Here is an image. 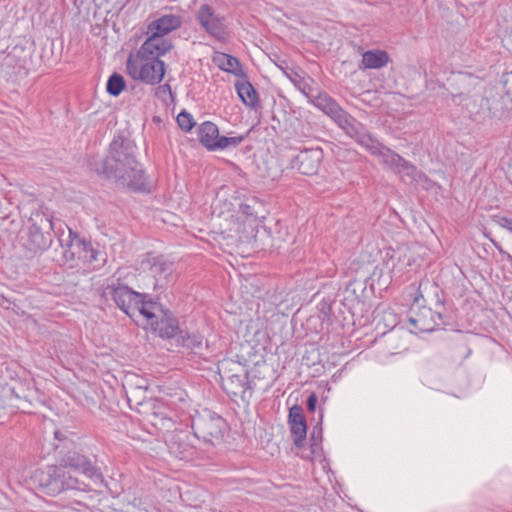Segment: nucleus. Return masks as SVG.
<instances>
[{
  "label": "nucleus",
  "instance_id": "f257e3e1",
  "mask_svg": "<svg viewBox=\"0 0 512 512\" xmlns=\"http://www.w3.org/2000/svg\"><path fill=\"white\" fill-rule=\"evenodd\" d=\"M135 145L122 138L114 139L109 154L95 168L106 179L127 183L128 188L137 192H150L144 171L135 158Z\"/></svg>",
  "mask_w": 512,
  "mask_h": 512
},
{
  "label": "nucleus",
  "instance_id": "f03ea898",
  "mask_svg": "<svg viewBox=\"0 0 512 512\" xmlns=\"http://www.w3.org/2000/svg\"><path fill=\"white\" fill-rule=\"evenodd\" d=\"M357 143L365 147L372 154L379 157L382 164L401 175L404 182L408 177L416 173V167L402 158L399 154L383 146L378 140L374 139L365 129L362 123L356 120L352 115L340 128Z\"/></svg>",
  "mask_w": 512,
  "mask_h": 512
},
{
  "label": "nucleus",
  "instance_id": "7ed1b4c3",
  "mask_svg": "<svg viewBox=\"0 0 512 512\" xmlns=\"http://www.w3.org/2000/svg\"><path fill=\"white\" fill-rule=\"evenodd\" d=\"M167 52L143 42L139 49L129 53L126 60L127 74L133 80L148 85L161 83L166 72V65L160 57Z\"/></svg>",
  "mask_w": 512,
  "mask_h": 512
},
{
  "label": "nucleus",
  "instance_id": "20e7f679",
  "mask_svg": "<svg viewBox=\"0 0 512 512\" xmlns=\"http://www.w3.org/2000/svg\"><path fill=\"white\" fill-rule=\"evenodd\" d=\"M280 68L284 71L286 77L294 84V86L308 99V101L324 114L329 116L339 128H341L351 116L326 92L317 89L314 90L308 80L300 73L294 69Z\"/></svg>",
  "mask_w": 512,
  "mask_h": 512
},
{
  "label": "nucleus",
  "instance_id": "39448f33",
  "mask_svg": "<svg viewBox=\"0 0 512 512\" xmlns=\"http://www.w3.org/2000/svg\"><path fill=\"white\" fill-rule=\"evenodd\" d=\"M55 438L59 440V443L55 445V450L60 467H63L65 470L66 468H71L74 471L80 472L95 484L104 483V477L100 469L90 458L81 453L74 441L68 439L59 431L55 432Z\"/></svg>",
  "mask_w": 512,
  "mask_h": 512
},
{
  "label": "nucleus",
  "instance_id": "423d86ee",
  "mask_svg": "<svg viewBox=\"0 0 512 512\" xmlns=\"http://www.w3.org/2000/svg\"><path fill=\"white\" fill-rule=\"evenodd\" d=\"M34 482L39 489L50 496H57L66 490L88 492L90 486L59 465H48L37 469L33 475Z\"/></svg>",
  "mask_w": 512,
  "mask_h": 512
},
{
  "label": "nucleus",
  "instance_id": "0eeeda50",
  "mask_svg": "<svg viewBox=\"0 0 512 512\" xmlns=\"http://www.w3.org/2000/svg\"><path fill=\"white\" fill-rule=\"evenodd\" d=\"M106 293L111 295L117 307L129 317L139 313L145 318H150L153 316L151 309H158L157 306L152 304L153 300L148 294L133 291L128 286L120 283L108 285Z\"/></svg>",
  "mask_w": 512,
  "mask_h": 512
},
{
  "label": "nucleus",
  "instance_id": "6e6552de",
  "mask_svg": "<svg viewBox=\"0 0 512 512\" xmlns=\"http://www.w3.org/2000/svg\"><path fill=\"white\" fill-rule=\"evenodd\" d=\"M215 211L219 209V215L236 212L246 219L265 220L270 212V205L266 199L255 194H243L233 196L232 201L218 199V204H213Z\"/></svg>",
  "mask_w": 512,
  "mask_h": 512
},
{
  "label": "nucleus",
  "instance_id": "1a4fd4ad",
  "mask_svg": "<svg viewBox=\"0 0 512 512\" xmlns=\"http://www.w3.org/2000/svg\"><path fill=\"white\" fill-rule=\"evenodd\" d=\"M191 428L196 438L217 445L223 440L227 423L215 412L205 409L192 417Z\"/></svg>",
  "mask_w": 512,
  "mask_h": 512
},
{
  "label": "nucleus",
  "instance_id": "9d476101",
  "mask_svg": "<svg viewBox=\"0 0 512 512\" xmlns=\"http://www.w3.org/2000/svg\"><path fill=\"white\" fill-rule=\"evenodd\" d=\"M181 24L182 19L179 15H163L148 24L146 31L148 38L144 42L156 46L157 49L169 52L173 48V44L164 37L178 29Z\"/></svg>",
  "mask_w": 512,
  "mask_h": 512
},
{
  "label": "nucleus",
  "instance_id": "9b49d317",
  "mask_svg": "<svg viewBox=\"0 0 512 512\" xmlns=\"http://www.w3.org/2000/svg\"><path fill=\"white\" fill-rule=\"evenodd\" d=\"M152 304L157 306L158 309H153V316L146 318L147 324L159 337L163 339H174L176 342L182 332L177 318L160 303L152 301Z\"/></svg>",
  "mask_w": 512,
  "mask_h": 512
},
{
  "label": "nucleus",
  "instance_id": "f8f14e48",
  "mask_svg": "<svg viewBox=\"0 0 512 512\" xmlns=\"http://www.w3.org/2000/svg\"><path fill=\"white\" fill-rule=\"evenodd\" d=\"M198 139L209 151H217L237 147L243 142L244 136H220L217 125L211 121H205L198 127Z\"/></svg>",
  "mask_w": 512,
  "mask_h": 512
},
{
  "label": "nucleus",
  "instance_id": "ddd939ff",
  "mask_svg": "<svg viewBox=\"0 0 512 512\" xmlns=\"http://www.w3.org/2000/svg\"><path fill=\"white\" fill-rule=\"evenodd\" d=\"M196 20L202 29L205 30L210 36L221 39L225 33L224 17L216 13L209 4H201L197 14Z\"/></svg>",
  "mask_w": 512,
  "mask_h": 512
},
{
  "label": "nucleus",
  "instance_id": "4468645a",
  "mask_svg": "<svg viewBox=\"0 0 512 512\" xmlns=\"http://www.w3.org/2000/svg\"><path fill=\"white\" fill-rule=\"evenodd\" d=\"M51 230H53V223L51 219L42 215L39 222H33L28 231V240L31 249L46 250L52 243Z\"/></svg>",
  "mask_w": 512,
  "mask_h": 512
},
{
  "label": "nucleus",
  "instance_id": "2eb2a0df",
  "mask_svg": "<svg viewBox=\"0 0 512 512\" xmlns=\"http://www.w3.org/2000/svg\"><path fill=\"white\" fill-rule=\"evenodd\" d=\"M323 156V150L319 147L304 149L294 156L291 165L301 174L312 176L317 174Z\"/></svg>",
  "mask_w": 512,
  "mask_h": 512
},
{
  "label": "nucleus",
  "instance_id": "dca6fc26",
  "mask_svg": "<svg viewBox=\"0 0 512 512\" xmlns=\"http://www.w3.org/2000/svg\"><path fill=\"white\" fill-rule=\"evenodd\" d=\"M69 238L70 243L68 249L64 252L66 260L78 258L84 262L90 263L97 260L98 251L92 247L89 241L79 237L72 229H69Z\"/></svg>",
  "mask_w": 512,
  "mask_h": 512
},
{
  "label": "nucleus",
  "instance_id": "f3484780",
  "mask_svg": "<svg viewBox=\"0 0 512 512\" xmlns=\"http://www.w3.org/2000/svg\"><path fill=\"white\" fill-rule=\"evenodd\" d=\"M442 313L440 311H433L428 307H421L417 312L409 316V324L411 325V332H432L440 324Z\"/></svg>",
  "mask_w": 512,
  "mask_h": 512
},
{
  "label": "nucleus",
  "instance_id": "a211bd4d",
  "mask_svg": "<svg viewBox=\"0 0 512 512\" xmlns=\"http://www.w3.org/2000/svg\"><path fill=\"white\" fill-rule=\"evenodd\" d=\"M174 272V264L163 256L153 257L150 260V274L153 276L154 289H165L171 281Z\"/></svg>",
  "mask_w": 512,
  "mask_h": 512
},
{
  "label": "nucleus",
  "instance_id": "6ab92c4d",
  "mask_svg": "<svg viewBox=\"0 0 512 512\" xmlns=\"http://www.w3.org/2000/svg\"><path fill=\"white\" fill-rule=\"evenodd\" d=\"M234 217L235 219L232 220V227L230 228V231L236 233L241 242L249 243L252 240H255L259 224L263 220L246 219L240 215L231 214V218Z\"/></svg>",
  "mask_w": 512,
  "mask_h": 512
},
{
  "label": "nucleus",
  "instance_id": "aec40b11",
  "mask_svg": "<svg viewBox=\"0 0 512 512\" xmlns=\"http://www.w3.org/2000/svg\"><path fill=\"white\" fill-rule=\"evenodd\" d=\"M223 388L224 390L233 396H238L251 389L250 382L248 381V374H231L227 377H223Z\"/></svg>",
  "mask_w": 512,
  "mask_h": 512
},
{
  "label": "nucleus",
  "instance_id": "412c9836",
  "mask_svg": "<svg viewBox=\"0 0 512 512\" xmlns=\"http://www.w3.org/2000/svg\"><path fill=\"white\" fill-rule=\"evenodd\" d=\"M389 62V55L383 50H369L363 53L362 61L359 65L360 70L380 69Z\"/></svg>",
  "mask_w": 512,
  "mask_h": 512
},
{
  "label": "nucleus",
  "instance_id": "4be33fe9",
  "mask_svg": "<svg viewBox=\"0 0 512 512\" xmlns=\"http://www.w3.org/2000/svg\"><path fill=\"white\" fill-rule=\"evenodd\" d=\"M213 62L222 71L231 73L236 76L243 75L239 60L232 55L217 52L213 56Z\"/></svg>",
  "mask_w": 512,
  "mask_h": 512
},
{
  "label": "nucleus",
  "instance_id": "5701e85b",
  "mask_svg": "<svg viewBox=\"0 0 512 512\" xmlns=\"http://www.w3.org/2000/svg\"><path fill=\"white\" fill-rule=\"evenodd\" d=\"M235 88L239 98L246 106L249 108H256L258 106V93L249 81H237Z\"/></svg>",
  "mask_w": 512,
  "mask_h": 512
},
{
  "label": "nucleus",
  "instance_id": "b1692460",
  "mask_svg": "<svg viewBox=\"0 0 512 512\" xmlns=\"http://www.w3.org/2000/svg\"><path fill=\"white\" fill-rule=\"evenodd\" d=\"M204 337L198 333L189 334L186 331L181 332L179 338H177L176 343L180 346L197 350L203 346Z\"/></svg>",
  "mask_w": 512,
  "mask_h": 512
},
{
  "label": "nucleus",
  "instance_id": "393cba45",
  "mask_svg": "<svg viewBox=\"0 0 512 512\" xmlns=\"http://www.w3.org/2000/svg\"><path fill=\"white\" fill-rule=\"evenodd\" d=\"M405 183L414 186L417 190L433 191L436 189V184L417 169L416 173L413 176L408 177V181Z\"/></svg>",
  "mask_w": 512,
  "mask_h": 512
},
{
  "label": "nucleus",
  "instance_id": "a878e982",
  "mask_svg": "<svg viewBox=\"0 0 512 512\" xmlns=\"http://www.w3.org/2000/svg\"><path fill=\"white\" fill-rule=\"evenodd\" d=\"M290 432L294 445L298 448H302L306 442L307 437L306 421L290 424Z\"/></svg>",
  "mask_w": 512,
  "mask_h": 512
},
{
  "label": "nucleus",
  "instance_id": "bb28decb",
  "mask_svg": "<svg viewBox=\"0 0 512 512\" xmlns=\"http://www.w3.org/2000/svg\"><path fill=\"white\" fill-rule=\"evenodd\" d=\"M125 86L124 77L118 73H114L107 81L106 90L111 96L117 97L125 89Z\"/></svg>",
  "mask_w": 512,
  "mask_h": 512
},
{
  "label": "nucleus",
  "instance_id": "cd10ccee",
  "mask_svg": "<svg viewBox=\"0 0 512 512\" xmlns=\"http://www.w3.org/2000/svg\"><path fill=\"white\" fill-rule=\"evenodd\" d=\"M323 439L322 427L317 424L312 428L310 433V449L312 455H318L321 451V443Z\"/></svg>",
  "mask_w": 512,
  "mask_h": 512
},
{
  "label": "nucleus",
  "instance_id": "c85d7f7f",
  "mask_svg": "<svg viewBox=\"0 0 512 512\" xmlns=\"http://www.w3.org/2000/svg\"><path fill=\"white\" fill-rule=\"evenodd\" d=\"M176 120L177 124L184 132H190L196 124L193 116L185 110L178 114Z\"/></svg>",
  "mask_w": 512,
  "mask_h": 512
},
{
  "label": "nucleus",
  "instance_id": "c756f323",
  "mask_svg": "<svg viewBox=\"0 0 512 512\" xmlns=\"http://www.w3.org/2000/svg\"><path fill=\"white\" fill-rule=\"evenodd\" d=\"M289 425L293 423H301L305 422V417L303 415V409L299 405H294L289 410L288 416Z\"/></svg>",
  "mask_w": 512,
  "mask_h": 512
},
{
  "label": "nucleus",
  "instance_id": "7c9ffc66",
  "mask_svg": "<svg viewBox=\"0 0 512 512\" xmlns=\"http://www.w3.org/2000/svg\"><path fill=\"white\" fill-rule=\"evenodd\" d=\"M11 201L6 197V194H0V220L8 218L11 213Z\"/></svg>",
  "mask_w": 512,
  "mask_h": 512
},
{
  "label": "nucleus",
  "instance_id": "2f4dec72",
  "mask_svg": "<svg viewBox=\"0 0 512 512\" xmlns=\"http://www.w3.org/2000/svg\"><path fill=\"white\" fill-rule=\"evenodd\" d=\"M492 220L495 224H497L501 228L506 229L512 234V218L501 215H494L492 217Z\"/></svg>",
  "mask_w": 512,
  "mask_h": 512
},
{
  "label": "nucleus",
  "instance_id": "473e14b6",
  "mask_svg": "<svg viewBox=\"0 0 512 512\" xmlns=\"http://www.w3.org/2000/svg\"><path fill=\"white\" fill-rule=\"evenodd\" d=\"M401 258L398 257V262H394V255L390 257V260L387 262V266H389V263L392 262V265L390 267L391 271V278H400L403 272V267L400 265Z\"/></svg>",
  "mask_w": 512,
  "mask_h": 512
},
{
  "label": "nucleus",
  "instance_id": "72a5a7b5",
  "mask_svg": "<svg viewBox=\"0 0 512 512\" xmlns=\"http://www.w3.org/2000/svg\"><path fill=\"white\" fill-rule=\"evenodd\" d=\"M317 402H318L317 395L315 393H311L308 396L307 401H306V406H307L308 411L314 412L316 410Z\"/></svg>",
  "mask_w": 512,
  "mask_h": 512
},
{
  "label": "nucleus",
  "instance_id": "f704fd0d",
  "mask_svg": "<svg viewBox=\"0 0 512 512\" xmlns=\"http://www.w3.org/2000/svg\"><path fill=\"white\" fill-rule=\"evenodd\" d=\"M156 95L158 97H162L164 98L166 95H171V87L169 84H163V85H160L158 88H157V92H156Z\"/></svg>",
  "mask_w": 512,
  "mask_h": 512
},
{
  "label": "nucleus",
  "instance_id": "c9c22d12",
  "mask_svg": "<svg viewBox=\"0 0 512 512\" xmlns=\"http://www.w3.org/2000/svg\"><path fill=\"white\" fill-rule=\"evenodd\" d=\"M319 310L321 311V313L325 316H329L330 313H331V304L330 302L326 301V300H322L320 303H319Z\"/></svg>",
  "mask_w": 512,
  "mask_h": 512
},
{
  "label": "nucleus",
  "instance_id": "e433bc0d",
  "mask_svg": "<svg viewBox=\"0 0 512 512\" xmlns=\"http://www.w3.org/2000/svg\"><path fill=\"white\" fill-rule=\"evenodd\" d=\"M435 289H436V293H435V295H436V298H437V299H436V303H437V304H439V305H443V303H444V302H443V300H442V299L439 297V295H438V287H437V286H435Z\"/></svg>",
  "mask_w": 512,
  "mask_h": 512
},
{
  "label": "nucleus",
  "instance_id": "4c0bfd02",
  "mask_svg": "<svg viewBox=\"0 0 512 512\" xmlns=\"http://www.w3.org/2000/svg\"><path fill=\"white\" fill-rule=\"evenodd\" d=\"M141 382H143V383H139V384L137 385V388H139V389H142V388H143V389H145V390H146V389H147V385H146L145 380H143V379H142V380H141Z\"/></svg>",
  "mask_w": 512,
  "mask_h": 512
},
{
  "label": "nucleus",
  "instance_id": "58836bf2",
  "mask_svg": "<svg viewBox=\"0 0 512 512\" xmlns=\"http://www.w3.org/2000/svg\"><path fill=\"white\" fill-rule=\"evenodd\" d=\"M172 440H173V444H176L178 441L181 440V435H179V434L174 435Z\"/></svg>",
  "mask_w": 512,
  "mask_h": 512
},
{
  "label": "nucleus",
  "instance_id": "ea45409f",
  "mask_svg": "<svg viewBox=\"0 0 512 512\" xmlns=\"http://www.w3.org/2000/svg\"><path fill=\"white\" fill-rule=\"evenodd\" d=\"M184 451H185V448H183V450H180L179 454H182Z\"/></svg>",
  "mask_w": 512,
  "mask_h": 512
}]
</instances>
